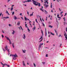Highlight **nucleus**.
Wrapping results in <instances>:
<instances>
[{
    "mask_svg": "<svg viewBox=\"0 0 67 67\" xmlns=\"http://www.w3.org/2000/svg\"><path fill=\"white\" fill-rule=\"evenodd\" d=\"M32 1V2L35 5H37V2H36V1H34V0H27V1L23 2L25 3V2H31V1Z\"/></svg>",
    "mask_w": 67,
    "mask_h": 67,
    "instance_id": "f257e3e1",
    "label": "nucleus"
},
{
    "mask_svg": "<svg viewBox=\"0 0 67 67\" xmlns=\"http://www.w3.org/2000/svg\"><path fill=\"white\" fill-rule=\"evenodd\" d=\"M12 56L13 57V60H16V57H18V55H17L16 54H15L14 55H13Z\"/></svg>",
    "mask_w": 67,
    "mask_h": 67,
    "instance_id": "f03ea898",
    "label": "nucleus"
},
{
    "mask_svg": "<svg viewBox=\"0 0 67 67\" xmlns=\"http://www.w3.org/2000/svg\"><path fill=\"white\" fill-rule=\"evenodd\" d=\"M5 38L7 39V40H9V43L10 44H11L12 43V42L10 39L8 37H7V36H5Z\"/></svg>",
    "mask_w": 67,
    "mask_h": 67,
    "instance_id": "7ed1b4c3",
    "label": "nucleus"
},
{
    "mask_svg": "<svg viewBox=\"0 0 67 67\" xmlns=\"http://www.w3.org/2000/svg\"><path fill=\"white\" fill-rule=\"evenodd\" d=\"M63 19H64V25H66L67 24V23H66V22H65L66 20H65V18H64Z\"/></svg>",
    "mask_w": 67,
    "mask_h": 67,
    "instance_id": "20e7f679",
    "label": "nucleus"
},
{
    "mask_svg": "<svg viewBox=\"0 0 67 67\" xmlns=\"http://www.w3.org/2000/svg\"><path fill=\"white\" fill-rule=\"evenodd\" d=\"M5 49L6 50H7L8 52H9L10 51H9V49H8V47L7 46H6L5 47Z\"/></svg>",
    "mask_w": 67,
    "mask_h": 67,
    "instance_id": "39448f33",
    "label": "nucleus"
},
{
    "mask_svg": "<svg viewBox=\"0 0 67 67\" xmlns=\"http://www.w3.org/2000/svg\"><path fill=\"white\" fill-rule=\"evenodd\" d=\"M64 35L65 36V40H66V41L67 42V35H66V33H65Z\"/></svg>",
    "mask_w": 67,
    "mask_h": 67,
    "instance_id": "423d86ee",
    "label": "nucleus"
},
{
    "mask_svg": "<svg viewBox=\"0 0 67 67\" xmlns=\"http://www.w3.org/2000/svg\"><path fill=\"white\" fill-rule=\"evenodd\" d=\"M43 43H40L39 46V49L40 50V48H41V47L42 46V45H43Z\"/></svg>",
    "mask_w": 67,
    "mask_h": 67,
    "instance_id": "0eeeda50",
    "label": "nucleus"
},
{
    "mask_svg": "<svg viewBox=\"0 0 67 67\" xmlns=\"http://www.w3.org/2000/svg\"><path fill=\"white\" fill-rule=\"evenodd\" d=\"M56 19L57 20H57H59L61 19V17H57L56 18Z\"/></svg>",
    "mask_w": 67,
    "mask_h": 67,
    "instance_id": "6e6552de",
    "label": "nucleus"
},
{
    "mask_svg": "<svg viewBox=\"0 0 67 67\" xmlns=\"http://www.w3.org/2000/svg\"><path fill=\"white\" fill-rule=\"evenodd\" d=\"M44 6H45V7L46 8H47L48 7H49V5L48 4H47V5L46 4H46H44Z\"/></svg>",
    "mask_w": 67,
    "mask_h": 67,
    "instance_id": "1a4fd4ad",
    "label": "nucleus"
},
{
    "mask_svg": "<svg viewBox=\"0 0 67 67\" xmlns=\"http://www.w3.org/2000/svg\"><path fill=\"white\" fill-rule=\"evenodd\" d=\"M23 38L24 39H25L26 38L25 35V34H24L23 36Z\"/></svg>",
    "mask_w": 67,
    "mask_h": 67,
    "instance_id": "9d476101",
    "label": "nucleus"
},
{
    "mask_svg": "<svg viewBox=\"0 0 67 67\" xmlns=\"http://www.w3.org/2000/svg\"><path fill=\"white\" fill-rule=\"evenodd\" d=\"M37 5H38L39 7L41 6V4L40 3H38V2H37Z\"/></svg>",
    "mask_w": 67,
    "mask_h": 67,
    "instance_id": "9b49d317",
    "label": "nucleus"
},
{
    "mask_svg": "<svg viewBox=\"0 0 67 67\" xmlns=\"http://www.w3.org/2000/svg\"><path fill=\"white\" fill-rule=\"evenodd\" d=\"M9 18V17H4L2 18L4 19V20H5V19H8Z\"/></svg>",
    "mask_w": 67,
    "mask_h": 67,
    "instance_id": "f8f14e48",
    "label": "nucleus"
},
{
    "mask_svg": "<svg viewBox=\"0 0 67 67\" xmlns=\"http://www.w3.org/2000/svg\"><path fill=\"white\" fill-rule=\"evenodd\" d=\"M14 20H16V19H19L20 18H17L16 17H14Z\"/></svg>",
    "mask_w": 67,
    "mask_h": 67,
    "instance_id": "ddd939ff",
    "label": "nucleus"
},
{
    "mask_svg": "<svg viewBox=\"0 0 67 67\" xmlns=\"http://www.w3.org/2000/svg\"><path fill=\"white\" fill-rule=\"evenodd\" d=\"M3 65H4V66L6 65V66H8V67H10L9 65H8V64H3Z\"/></svg>",
    "mask_w": 67,
    "mask_h": 67,
    "instance_id": "4468645a",
    "label": "nucleus"
},
{
    "mask_svg": "<svg viewBox=\"0 0 67 67\" xmlns=\"http://www.w3.org/2000/svg\"><path fill=\"white\" fill-rule=\"evenodd\" d=\"M6 13H8V14L9 15H10V14H9V12H8V11H7V10H6Z\"/></svg>",
    "mask_w": 67,
    "mask_h": 67,
    "instance_id": "2eb2a0df",
    "label": "nucleus"
},
{
    "mask_svg": "<svg viewBox=\"0 0 67 67\" xmlns=\"http://www.w3.org/2000/svg\"><path fill=\"white\" fill-rule=\"evenodd\" d=\"M34 13V12H32V14H30V16H32V15H33V14Z\"/></svg>",
    "mask_w": 67,
    "mask_h": 67,
    "instance_id": "dca6fc26",
    "label": "nucleus"
},
{
    "mask_svg": "<svg viewBox=\"0 0 67 67\" xmlns=\"http://www.w3.org/2000/svg\"><path fill=\"white\" fill-rule=\"evenodd\" d=\"M23 64L24 66H25V63H24V61H23Z\"/></svg>",
    "mask_w": 67,
    "mask_h": 67,
    "instance_id": "f3484780",
    "label": "nucleus"
},
{
    "mask_svg": "<svg viewBox=\"0 0 67 67\" xmlns=\"http://www.w3.org/2000/svg\"><path fill=\"white\" fill-rule=\"evenodd\" d=\"M51 34H52V35H54V34H53V33H52V32H51Z\"/></svg>",
    "mask_w": 67,
    "mask_h": 67,
    "instance_id": "a211bd4d",
    "label": "nucleus"
},
{
    "mask_svg": "<svg viewBox=\"0 0 67 67\" xmlns=\"http://www.w3.org/2000/svg\"><path fill=\"white\" fill-rule=\"evenodd\" d=\"M20 25V22H18V23H17V25Z\"/></svg>",
    "mask_w": 67,
    "mask_h": 67,
    "instance_id": "6ab92c4d",
    "label": "nucleus"
},
{
    "mask_svg": "<svg viewBox=\"0 0 67 67\" xmlns=\"http://www.w3.org/2000/svg\"><path fill=\"white\" fill-rule=\"evenodd\" d=\"M35 29H36V26L35 25V27L33 28L32 29H33V30H34H34H35Z\"/></svg>",
    "mask_w": 67,
    "mask_h": 67,
    "instance_id": "aec40b11",
    "label": "nucleus"
},
{
    "mask_svg": "<svg viewBox=\"0 0 67 67\" xmlns=\"http://www.w3.org/2000/svg\"><path fill=\"white\" fill-rule=\"evenodd\" d=\"M45 14H47V11L46 10H45Z\"/></svg>",
    "mask_w": 67,
    "mask_h": 67,
    "instance_id": "412c9836",
    "label": "nucleus"
},
{
    "mask_svg": "<svg viewBox=\"0 0 67 67\" xmlns=\"http://www.w3.org/2000/svg\"><path fill=\"white\" fill-rule=\"evenodd\" d=\"M45 35L46 36L47 35V32L46 31L45 32Z\"/></svg>",
    "mask_w": 67,
    "mask_h": 67,
    "instance_id": "4be33fe9",
    "label": "nucleus"
},
{
    "mask_svg": "<svg viewBox=\"0 0 67 67\" xmlns=\"http://www.w3.org/2000/svg\"><path fill=\"white\" fill-rule=\"evenodd\" d=\"M12 7L11 8V11H12V10H13V7Z\"/></svg>",
    "mask_w": 67,
    "mask_h": 67,
    "instance_id": "5701e85b",
    "label": "nucleus"
},
{
    "mask_svg": "<svg viewBox=\"0 0 67 67\" xmlns=\"http://www.w3.org/2000/svg\"><path fill=\"white\" fill-rule=\"evenodd\" d=\"M49 27H50L51 28H52L53 27V26H51V25H49Z\"/></svg>",
    "mask_w": 67,
    "mask_h": 67,
    "instance_id": "b1692460",
    "label": "nucleus"
},
{
    "mask_svg": "<svg viewBox=\"0 0 67 67\" xmlns=\"http://www.w3.org/2000/svg\"><path fill=\"white\" fill-rule=\"evenodd\" d=\"M42 24H43V26H44V27H45V25L44 24V23H42Z\"/></svg>",
    "mask_w": 67,
    "mask_h": 67,
    "instance_id": "393cba45",
    "label": "nucleus"
},
{
    "mask_svg": "<svg viewBox=\"0 0 67 67\" xmlns=\"http://www.w3.org/2000/svg\"><path fill=\"white\" fill-rule=\"evenodd\" d=\"M12 46L13 48H14V43H13Z\"/></svg>",
    "mask_w": 67,
    "mask_h": 67,
    "instance_id": "a878e982",
    "label": "nucleus"
},
{
    "mask_svg": "<svg viewBox=\"0 0 67 67\" xmlns=\"http://www.w3.org/2000/svg\"><path fill=\"white\" fill-rule=\"evenodd\" d=\"M40 20L41 22H42V18H41L40 17Z\"/></svg>",
    "mask_w": 67,
    "mask_h": 67,
    "instance_id": "bb28decb",
    "label": "nucleus"
},
{
    "mask_svg": "<svg viewBox=\"0 0 67 67\" xmlns=\"http://www.w3.org/2000/svg\"><path fill=\"white\" fill-rule=\"evenodd\" d=\"M23 52L24 53H25V51H26V50H23Z\"/></svg>",
    "mask_w": 67,
    "mask_h": 67,
    "instance_id": "cd10ccee",
    "label": "nucleus"
},
{
    "mask_svg": "<svg viewBox=\"0 0 67 67\" xmlns=\"http://www.w3.org/2000/svg\"><path fill=\"white\" fill-rule=\"evenodd\" d=\"M52 8V3H51V8Z\"/></svg>",
    "mask_w": 67,
    "mask_h": 67,
    "instance_id": "c85d7f7f",
    "label": "nucleus"
},
{
    "mask_svg": "<svg viewBox=\"0 0 67 67\" xmlns=\"http://www.w3.org/2000/svg\"><path fill=\"white\" fill-rule=\"evenodd\" d=\"M25 20L26 21L27 20V19L26 18V17H25Z\"/></svg>",
    "mask_w": 67,
    "mask_h": 67,
    "instance_id": "c756f323",
    "label": "nucleus"
},
{
    "mask_svg": "<svg viewBox=\"0 0 67 67\" xmlns=\"http://www.w3.org/2000/svg\"><path fill=\"white\" fill-rule=\"evenodd\" d=\"M40 9L41 10H42L43 12H44V11L43 10H42V8H40Z\"/></svg>",
    "mask_w": 67,
    "mask_h": 67,
    "instance_id": "7c9ffc66",
    "label": "nucleus"
},
{
    "mask_svg": "<svg viewBox=\"0 0 67 67\" xmlns=\"http://www.w3.org/2000/svg\"><path fill=\"white\" fill-rule=\"evenodd\" d=\"M28 31L29 32H30V30H29V29L28 27Z\"/></svg>",
    "mask_w": 67,
    "mask_h": 67,
    "instance_id": "2f4dec72",
    "label": "nucleus"
},
{
    "mask_svg": "<svg viewBox=\"0 0 67 67\" xmlns=\"http://www.w3.org/2000/svg\"><path fill=\"white\" fill-rule=\"evenodd\" d=\"M2 38H4V35H2Z\"/></svg>",
    "mask_w": 67,
    "mask_h": 67,
    "instance_id": "473e14b6",
    "label": "nucleus"
},
{
    "mask_svg": "<svg viewBox=\"0 0 67 67\" xmlns=\"http://www.w3.org/2000/svg\"><path fill=\"white\" fill-rule=\"evenodd\" d=\"M14 33H15V31H13V32H12L13 34H14Z\"/></svg>",
    "mask_w": 67,
    "mask_h": 67,
    "instance_id": "72a5a7b5",
    "label": "nucleus"
},
{
    "mask_svg": "<svg viewBox=\"0 0 67 67\" xmlns=\"http://www.w3.org/2000/svg\"><path fill=\"white\" fill-rule=\"evenodd\" d=\"M42 40H43V38H42V39L41 40H40V41H39V42H41V41H42Z\"/></svg>",
    "mask_w": 67,
    "mask_h": 67,
    "instance_id": "f704fd0d",
    "label": "nucleus"
},
{
    "mask_svg": "<svg viewBox=\"0 0 67 67\" xmlns=\"http://www.w3.org/2000/svg\"><path fill=\"white\" fill-rule=\"evenodd\" d=\"M14 12H13L12 13V14L13 15L14 14Z\"/></svg>",
    "mask_w": 67,
    "mask_h": 67,
    "instance_id": "c9c22d12",
    "label": "nucleus"
},
{
    "mask_svg": "<svg viewBox=\"0 0 67 67\" xmlns=\"http://www.w3.org/2000/svg\"><path fill=\"white\" fill-rule=\"evenodd\" d=\"M37 17H40V16L39 15H37Z\"/></svg>",
    "mask_w": 67,
    "mask_h": 67,
    "instance_id": "e433bc0d",
    "label": "nucleus"
},
{
    "mask_svg": "<svg viewBox=\"0 0 67 67\" xmlns=\"http://www.w3.org/2000/svg\"><path fill=\"white\" fill-rule=\"evenodd\" d=\"M36 22L37 23H38V22H37V19H36Z\"/></svg>",
    "mask_w": 67,
    "mask_h": 67,
    "instance_id": "4c0bfd02",
    "label": "nucleus"
},
{
    "mask_svg": "<svg viewBox=\"0 0 67 67\" xmlns=\"http://www.w3.org/2000/svg\"><path fill=\"white\" fill-rule=\"evenodd\" d=\"M46 57H48V55L47 54H46Z\"/></svg>",
    "mask_w": 67,
    "mask_h": 67,
    "instance_id": "58836bf2",
    "label": "nucleus"
},
{
    "mask_svg": "<svg viewBox=\"0 0 67 67\" xmlns=\"http://www.w3.org/2000/svg\"><path fill=\"white\" fill-rule=\"evenodd\" d=\"M42 36H41V38H40L39 39V40H40V39H42Z\"/></svg>",
    "mask_w": 67,
    "mask_h": 67,
    "instance_id": "ea45409f",
    "label": "nucleus"
},
{
    "mask_svg": "<svg viewBox=\"0 0 67 67\" xmlns=\"http://www.w3.org/2000/svg\"><path fill=\"white\" fill-rule=\"evenodd\" d=\"M27 14H28V15H29V12L28 11L27 12Z\"/></svg>",
    "mask_w": 67,
    "mask_h": 67,
    "instance_id": "a19ab883",
    "label": "nucleus"
},
{
    "mask_svg": "<svg viewBox=\"0 0 67 67\" xmlns=\"http://www.w3.org/2000/svg\"><path fill=\"white\" fill-rule=\"evenodd\" d=\"M45 33H46V28H45Z\"/></svg>",
    "mask_w": 67,
    "mask_h": 67,
    "instance_id": "79ce46f5",
    "label": "nucleus"
},
{
    "mask_svg": "<svg viewBox=\"0 0 67 67\" xmlns=\"http://www.w3.org/2000/svg\"><path fill=\"white\" fill-rule=\"evenodd\" d=\"M63 12H60V13L61 14H62V13H63Z\"/></svg>",
    "mask_w": 67,
    "mask_h": 67,
    "instance_id": "37998d69",
    "label": "nucleus"
},
{
    "mask_svg": "<svg viewBox=\"0 0 67 67\" xmlns=\"http://www.w3.org/2000/svg\"><path fill=\"white\" fill-rule=\"evenodd\" d=\"M10 0H8L7 2H9V1H10Z\"/></svg>",
    "mask_w": 67,
    "mask_h": 67,
    "instance_id": "c03bdc74",
    "label": "nucleus"
},
{
    "mask_svg": "<svg viewBox=\"0 0 67 67\" xmlns=\"http://www.w3.org/2000/svg\"><path fill=\"white\" fill-rule=\"evenodd\" d=\"M25 26H26V27H27V24H25Z\"/></svg>",
    "mask_w": 67,
    "mask_h": 67,
    "instance_id": "a18cd8bd",
    "label": "nucleus"
},
{
    "mask_svg": "<svg viewBox=\"0 0 67 67\" xmlns=\"http://www.w3.org/2000/svg\"><path fill=\"white\" fill-rule=\"evenodd\" d=\"M1 64L3 65H3H4V64L3 63H2V62H1Z\"/></svg>",
    "mask_w": 67,
    "mask_h": 67,
    "instance_id": "49530a36",
    "label": "nucleus"
},
{
    "mask_svg": "<svg viewBox=\"0 0 67 67\" xmlns=\"http://www.w3.org/2000/svg\"><path fill=\"white\" fill-rule=\"evenodd\" d=\"M34 65L35 67H36V65H35V64L34 63Z\"/></svg>",
    "mask_w": 67,
    "mask_h": 67,
    "instance_id": "de8ad7c7",
    "label": "nucleus"
},
{
    "mask_svg": "<svg viewBox=\"0 0 67 67\" xmlns=\"http://www.w3.org/2000/svg\"><path fill=\"white\" fill-rule=\"evenodd\" d=\"M42 35H43V32L42 31Z\"/></svg>",
    "mask_w": 67,
    "mask_h": 67,
    "instance_id": "09e8293b",
    "label": "nucleus"
},
{
    "mask_svg": "<svg viewBox=\"0 0 67 67\" xmlns=\"http://www.w3.org/2000/svg\"><path fill=\"white\" fill-rule=\"evenodd\" d=\"M27 20H29V21H30V22L31 23V21H30V20H29V19H27Z\"/></svg>",
    "mask_w": 67,
    "mask_h": 67,
    "instance_id": "8fccbe9b",
    "label": "nucleus"
},
{
    "mask_svg": "<svg viewBox=\"0 0 67 67\" xmlns=\"http://www.w3.org/2000/svg\"><path fill=\"white\" fill-rule=\"evenodd\" d=\"M21 19H22L23 20H24V19H23V17H21Z\"/></svg>",
    "mask_w": 67,
    "mask_h": 67,
    "instance_id": "3c124183",
    "label": "nucleus"
},
{
    "mask_svg": "<svg viewBox=\"0 0 67 67\" xmlns=\"http://www.w3.org/2000/svg\"><path fill=\"white\" fill-rule=\"evenodd\" d=\"M61 36V35L60 34V35H59V37H60Z\"/></svg>",
    "mask_w": 67,
    "mask_h": 67,
    "instance_id": "603ef678",
    "label": "nucleus"
},
{
    "mask_svg": "<svg viewBox=\"0 0 67 67\" xmlns=\"http://www.w3.org/2000/svg\"><path fill=\"white\" fill-rule=\"evenodd\" d=\"M20 27H21V29H22V30H23V29H22L21 26H20Z\"/></svg>",
    "mask_w": 67,
    "mask_h": 67,
    "instance_id": "864d4df0",
    "label": "nucleus"
},
{
    "mask_svg": "<svg viewBox=\"0 0 67 67\" xmlns=\"http://www.w3.org/2000/svg\"><path fill=\"white\" fill-rule=\"evenodd\" d=\"M3 49L4 51H5V49H3Z\"/></svg>",
    "mask_w": 67,
    "mask_h": 67,
    "instance_id": "5fc2aeb1",
    "label": "nucleus"
},
{
    "mask_svg": "<svg viewBox=\"0 0 67 67\" xmlns=\"http://www.w3.org/2000/svg\"><path fill=\"white\" fill-rule=\"evenodd\" d=\"M59 14H58V15H57V17H59Z\"/></svg>",
    "mask_w": 67,
    "mask_h": 67,
    "instance_id": "6e6d98bb",
    "label": "nucleus"
},
{
    "mask_svg": "<svg viewBox=\"0 0 67 67\" xmlns=\"http://www.w3.org/2000/svg\"><path fill=\"white\" fill-rule=\"evenodd\" d=\"M55 32L56 33V34L57 33V32L55 30Z\"/></svg>",
    "mask_w": 67,
    "mask_h": 67,
    "instance_id": "4d7b16f0",
    "label": "nucleus"
},
{
    "mask_svg": "<svg viewBox=\"0 0 67 67\" xmlns=\"http://www.w3.org/2000/svg\"><path fill=\"white\" fill-rule=\"evenodd\" d=\"M67 15V13H65V14L64 15V16H65Z\"/></svg>",
    "mask_w": 67,
    "mask_h": 67,
    "instance_id": "13d9d810",
    "label": "nucleus"
},
{
    "mask_svg": "<svg viewBox=\"0 0 67 67\" xmlns=\"http://www.w3.org/2000/svg\"><path fill=\"white\" fill-rule=\"evenodd\" d=\"M9 26H11V24H9Z\"/></svg>",
    "mask_w": 67,
    "mask_h": 67,
    "instance_id": "bf43d9fd",
    "label": "nucleus"
},
{
    "mask_svg": "<svg viewBox=\"0 0 67 67\" xmlns=\"http://www.w3.org/2000/svg\"><path fill=\"white\" fill-rule=\"evenodd\" d=\"M59 10L60 11H61V10L60 9V8H59Z\"/></svg>",
    "mask_w": 67,
    "mask_h": 67,
    "instance_id": "052dcab7",
    "label": "nucleus"
},
{
    "mask_svg": "<svg viewBox=\"0 0 67 67\" xmlns=\"http://www.w3.org/2000/svg\"><path fill=\"white\" fill-rule=\"evenodd\" d=\"M20 15H22V13H21L20 14Z\"/></svg>",
    "mask_w": 67,
    "mask_h": 67,
    "instance_id": "680f3d73",
    "label": "nucleus"
},
{
    "mask_svg": "<svg viewBox=\"0 0 67 67\" xmlns=\"http://www.w3.org/2000/svg\"><path fill=\"white\" fill-rule=\"evenodd\" d=\"M51 12H53V9H52V10Z\"/></svg>",
    "mask_w": 67,
    "mask_h": 67,
    "instance_id": "e2e57ef3",
    "label": "nucleus"
},
{
    "mask_svg": "<svg viewBox=\"0 0 67 67\" xmlns=\"http://www.w3.org/2000/svg\"><path fill=\"white\" fill-rule=\"evenodd\" d=\"M42 63L44 64H45V62H42Z\"/></svg>",
    "mask_w": 67,
    "mask_h": 67,
    "instance_id": "0e129e2a",
    "label": "nucleus"
},
{
    "mask_svg": "<svg viewBox=\"0 0 67 67\" xmlns=\"http://www.w3.org/2000/svg\"><path fill=\"white\" fill-rule=\"evenodd\" d=\"M42 21H44V19H42Z\"/></svg>",
    "mask_w": 67,
    "mask_h": 67,
    "instance_id": "69168bd1",
    "label": "nucleus"
},
{
    "mask_svg": "<svg viewBox=\"0 0 67 67\" xmlns=\"http://www.w3.org/2000/svg\"><path fill=\"white\" fill-rule=\"evenodd\" d=\"M66 31L67 32V27L66 28Z\"/></svg>",
    "mask_w": 67,
    "mask_h": 67,
    "instance_id": "338daca9",
    "label": "nucleus"
},
{
    "mask_svg": "<svg viewBox=\"0 0 67 67\" xmlns=\"http://www.w3.org/2000/svg\"><path fill=\"white\" fill-rule=\"evenodd\" d=\"M63 16V14H62V15H61V17Z\"/></svg>",
    "mask_w": 67,
    "mask_h": 67,
    "instance_id": "774afa93",
    "label": "nucleus"
}]
</instances>
